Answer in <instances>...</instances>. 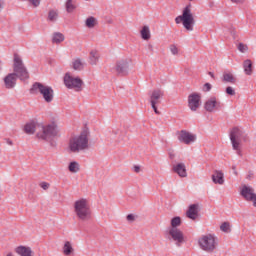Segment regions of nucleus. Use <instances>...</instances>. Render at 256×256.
<instances>
[{
    "label": "nucleus",
    "instance_id": "obj_1",
    "mask_svg": "<svg viewBox=\"0 0 256 256\" xmlns=\"http://www.w3.org/2000/svg\"><path fill=\"white\" fill-rule=\"evenodd\" d=\"M36 129H39L36 137L42 141H51L53 137H57V135H59V126H57V123L55 122L43 125L35 121H30L27 122L24 126V132L27 135H33Z\"/></svg>",
    "mask_w": 256,
    "mask_h": 256
},
{
    "label": "nucleus",
    "instance_id": "obj_2",
    "mask_svg": "<svg viewBox=\"0 0 256 256\" xmlns=\"http://www.w3.org/2000/svg\"><path fill=\"white\" fill-rule=\"evenodd\" d=\"M87 149H89V135L87 132H82L69 139V153H83V151H87Z\"/></svg>",
    "mask_w": 256,
    "mask_h": 256
},
{
    "label": "nucleus",
    "instance_id": "obj_3",
    "mask_svg": "<svg viewBox=\"0 0 256 256\" xmlns=\"http://www.w3.org/2000/svg\"><path fill=\"white\" fill-rule=\"evenodd\" d=\"M30 93L33 95H41L45 103H52L53 99H55V91L53 88L41 82H35L30 89Z\"/></svg>",
    "mask_w": 256,
    "mask_h": 256
},
{
    "label": "nucleus",
    "instance_id": "obj_4",
    "mask_svg": "<svg viewBox=\"0 0 256 256\" xmlns=\"http://www.w3.org/2000/svg\"><path fill=\"white\" fill-rule=\"evenodd\" d=\"M74 213L80 221H91L89 200L80 198L74 202Z\"/></svg>",
    "mask_w": 256,
    "mask_h": 256
},
{
    "label": "nucleus",
    "instance_id": "obj_5",
    "mask_svg": "<svg viewBox=\"0 0 256 256\" xmlns=\"http://www.w3.org/2000/svg\"><path fill=\"white\" fill-rule=\"evenodd\" d=\"M175 23L179 25L182 23L186 31H193L195 27V17L191 11V4H188L182 11V15H179L175 18Z\"/></svg>",
    "mask_w": 256,
    "mask_h": 256
},
{
    "label": "nucleus",
    "instance_id": "obj_6",
    "mask_svg": "<svg viewBox=\"0 0 256 256\" xmlns=\"http://www.w3.org/2000/svg\"><path fill=\"white\" fill-rule=\"evenodd\" d=\"M198 243L200 249L206 253H213V251L217 249V245H219L217 242V237H215L213 234L202 235L199 238Z\"/></svg>",
    "mask_w": 256,
    "mask_h": 256
},
{
    "label": "nucleus",
    "instance_id": "obj_7",
    "mask_svg": "<svg viewBox=\"0 0 256 256\" xmlns=\"http://www.w3.org/2000/svg\"><path fill=\"white\" fill-rule=\"evenodd\" d=\"M12 73H16L20 81H25L29 78V71H27L23 58L19 54H14Z\"/></svg>",
    "mask_w": 256,
    "mask_h": 256
},
{
    "label": "nucleus",
    "instance_id": "obj_8",
    "mask_svg": "<svg viewBox=\"0 0 256 256\" xmlns=\"http://www.w3.org/2000/svg\"><path fill=\"white\" fill-rule=\"evenodd\" d=\"M243 137V131L237 127L232 128L230 131V141L234 151L237 155H241V139Z\"/></svg>",
    "mask_w": 256,
    "mask_h": 256
},
{
    "label": "nucleus",
    "instance_id": "obj_9",
    "mask_svg": "<svg viewBox=\"0 0 256 256\" xmlns=\"http://www.w3.org/2000/svg\"><path fill=\"white\" fill-rule=\"evenodd\" d=\"M64 85L67 89H74V91H83V80L79 77H74L70 73L64 76Z\"/></svg>",
    "mask_w": 256,
    "mask_h": 256
},
{
    "label": "nucleus",
    "instance_id": "obj_10",
    "mask_svg": "<svg viewBox=\"0 0 256 256\" xmlns=\"http://www.w3.org/2000/svg\"><path fill=\"white\" fill-rule=\"evenodd\" d=\"M168 239L173 241L176 247H181L185 243V234L179 228H168Z\"/></svg>",
    "mask_w": 256,
    "mask_h": 256
},
{
    "label": "nucleus",
    "instance_id": "obj_11",
    "mask_svg": "<svg viewBox=\"0 0 256 256\" xmlns=\"http://www.w3.org/2000/svg\"><path fill=\"white\" fill-rule=\"evenodd\" d=\"M164 95H165V92L161 89L153 90L152 93L150 94V104L154 113H156V115H160L161 113L157 109V105L161 103V99H163Z\"/></svg>",
    "mask_w": 256,
    "mask_h": 256
},
{
    "label": "nucleus",
    "instance_id": "obj_12",
    "mask_svg": "<svg viewBox=\"0 0 256 256\" xmlns=\"http://www.w3.org/2000/svg\"><path fill=\"white\" fill-rule=\"evenodd\" d=\"M240 195L245 199V201L253 202V207H256V193L253 187L243 185L240 189Z\"/></svg>",
    "mask_w": 256,
    "mask_h": 256
},
{
    "label": "nucleus",
    "instance_id": "obj_13",
    "mask_svg": "<svg viewBox=\"0 0 256 256\" xmlns=\"http://www.w3.org/2000/svg\"><path fill=\"white\" fill-rule=\"evenodd\" d=\"M129 63H131V60L127 58L118 60L114 67V71L119 75H127V71H129Z\"/></svg>",
    "mask_w": 256,
    "mask_h": 256
},
{
    "label": "nucleus",
    "instance_id": "obj_14",
    "mask_svg": "<svg viewBox=\"0 0 256 256\" xmlns=\"http://www.w3.org/2000/svg\"><path fill=\"white\" fill-rule=\"evenodd\" d=\"M196 139V135L185 130H181L178 133V141H180V143H184L185 145H191V143H195Z\"/></svg>",
    "mask_w": 256,
    "mask_h": 256
},
{
    "label": "nucleus",
    "instance_id": "obj_15",
    "mask_svg": "<svg viewBox=\"0 0 256 256\" xmlns=\"http://www.w3.org/2000/svg\"><path fill=\"white\" fill-rule=\"evenodd\" d=\"M223 107V104L216 98V97H211L209 98L205 104H204V109H206L209 113H213V111H217Z\"/></svg>",
    "mask_w": 256,
    "mask_h": 256
},
{
    "label": "nucleus",
    "instance_id": "obj_16",
    "mask_svg": "<svg viewBox=\"0 0 256 256\" xmlns=\"http://www.w3.org/2000/svg\"><path fill=\"white\" fill-rule=\"evenodd\" d=\"M188 107L191 111H197L198 107H201V95L198 93H192L188 96Z\"/></svg>",
    "mask_w": 256,
    "mask_h": 256
},
{
    "label": "nucleus",
    "instance_id": "obj_17",
    "mask_svg": "<svg viewBox=\"0 0 256 256\" xmlns=\"http://www.w3.org/2000/svg\"><path fill=\"white\" fill-rule=\"evenodd\" d=\"M17 79H19V75L12 72L4 77V86L6 89H15V85H17Z\"/></svg>",
    "mask_w": 256,
    "mask_h": 256
},
{
    "label": "nucleus",
    "instance_id": "obj_18",
    "mask_svg": "<svg viewBox=\"0 0 256 256\" xmlns=\"http://www.w3.org/2000/svg\"><path fill=\"white\" fill-rule=\"evenodd\" d=\"M211 179L215 185H224L225 173H223L221 170H214Z\"/></svg>",
    "mask_w": 256,
    "mask_h": 256
},
{
    "label": "nucleus",
    "instance_id": "obj_19",
    "mask_svg": "<svg viewBox=\"0 0 256 256\" xmlns=\"http://www.w3.org/2000/svg\"><path fill=\"white\" fill-rule=\"evenodd\" d=\"M186 215L188 219H192V221H195V219L199 217V206H197V204L190 205L189 209L186 212Z\"/></svg>",
    "mask_w": 256,
    "mask_h": 256
},
{
    "label": "nucleus",
    "instance_id": "obj_20",
    "mask_svg": "<svg viewBox=\"0 0 256 256\" xmlns=\"http://www.w3.org/2000/svg\"><path fill=\"white\" fill-rule=\"evenodd\" d=\"M101 59V55L97 50H91L88 57L89 65L95 66L98 65L99 60Z\"/></svg>",
    "mask_w": 256,
    "mask_h": 256
},
{
    "label": "nucleus",
    "instance_id": "obj_21",
    "mask_svg": "<svg viewBox=\"0 0 256 256\" xmlns=\"http://www.w3.org/2000/svg\"><path fill=\"white\" fill-rule=\"evenodd\" d=\"M174 173H177L179 177H187V167L184 163H178L173 166Z\"/></svg>",
    "mask_w": 256,
    "mask_h": 256
},
{
    "label": "nucleus",
    "instance_id": "obj_22",
    "mask_svg": "<svg viewBox=\"0 0 256 256\" xmlns=\"http://www.w3.org/2000/svg\"><path fill=\"white\" fill-rule=\"evenodd\" d=\"M222 81L224 83H231L232 85H235L237 83V78L231 72H224L222 76Z\"/></svg>",
    "mask_w": 256,
    "mask_h": 256
},
{
    "label": "nucleus",
    "instance_id": "obj_23",
    "mask_svg": "<svg viewBox=\"0 0 256 256\" xmlns=\"http://www.w3.org/2000/svg\"><path fill=\"white\" fill-rule=\"evenodd\" d=\"M73 244L70 241H66L62 247V253L65 256H71L74 253Z\"/></svg>",
    "mask_w": 256,
    "mask_h": 256
},
{
    "label": "nucleus",
    "instance_id": "obj_24",
    "mask_svg": "<svg viewBox=\"0 0 256 256\" xmlns=\"http://www.w3.org/2000/svg\"><path fill=\"white\" fill-rule=\"evenodd\" d=\"M16 253L20 256H33V251L29 247L25 246L17 247Z\"/></svg>",
    "mask_w": 256,
    "mask_h": 256
},
{
    "label": "nucleus",
    "instance_id": "obj_25",
    "mask_svg": "<svg viewBox=\"0 0 256 256\" xmlns=\"http://www.w3.org/2000/svg\"><path fill=\"white\" fill-rule=\"evenodd\" d=\"M65 9L67 13H73L77 9V0H66Z\"/></svg>",
    "mask_w": 256,
    "mask_h": 256
},
{
    "label": "nucleus",
    "instance_id": "obj_26",
    "mask_svg": "<svg viewBox=\"0 0 256 256\" xmlns=\"http://www.w3.org/2000/svg\"><path fill=\"white\" fill-rule=\"evenodd\" d=\"M243 69L245 75H252L253 74V62L247 59L243 62Z\"/></svg>",
    "mask_w": 256,
    "mask_h": 256
},
{
    "label": "nucleus",
    "instance_id": "obj_27",
    "mask_svg": "<svg viewBox=\"0 0 256 256\" xmlns=\"http://www.w3.org/2000/svg\"><path fill=\"white\" fill-rule=\"evenodd\" d=\"M72 67L75 71H83L85 69V62L81 61V58L73 60Z\"/></svg>",
    "mask_w": 256,
    "mask_h": 256
},
{
    "label": "nucleus",
    "instance_id": "obj_28",
    "mask_svg": "<svg viewBox=\"0 0 256 256\" xmlns=\"http://www.w3.org/2000/svg\"><path fill=\"white\" fill-rule=\"evenodd\" d=\"M140 34H141V38L144 41H149V39H151V30L149 29V26H143L140 31Z\"/></svg>",
    "mask_w": 256,
    "mask_h": 256
},
{
    "label": "nucleus",
    "instance_id": "obj_29",
    "mask_svg": "<svg viewBox=\"0 0 256 256\" xmlns=\"http://www.w3.org/2000/svg\"><path fill=\"white\" fill-rule=\"evenodd\" d=\"M64 41H65V35H63V33L55 32L52 35V43L59 45V43H63Z\"/></svg>",
    "mask_w": 256,
    "mask_h": 256
},
{
    "label": "nucleus",
    "instance_id": "obj_30",
    "mask_svg": "<svg viewBox=\"0 0 256 256\" xmlns=\"http://www.w3.org/2000/svg\"><path fill=\"white\" fill-rule=\"evenodd\" d=\"M80 167L81 166L79 165V162L72 161L68 165V170L70 171V173H79Z\"/></svg>",
    "mask_w": 256,
    "mask_h": 256
},
{
    "label": "nucleus",
    "instance_id": "obj_31",
    "mask_svg": "<svg viewBox=\"0 0 256 256\" xmlns=\"http://www.w3.org/2000/svg\"><path fill=\"white\" fill-rule=\"evenodd\" d=\"M97 25V18L90 16L85 21V26L88 27V29H93Z\"/></svg>",
    "mask_w": 256,
    "mask_h": 256
},
{
    "label": "nucleus",
    "instance_id": "obj_32",
    "mask_svg": "<svg viewBox=\"0 0 256 256\" xmlns=\"http://www.w3.org/2000/svg\"><path fill=\"white\" fill-rule=\"evenodd\" d=\"M170 225L171 227H169V229H178V227H181V217L176 216L172 218Z\"/></svg>",
    "mask_w": 256,
    "mask_h": 256
},
{
    "label": "nucleus",
    "instance_id": "obj_33",
    "mask_svg": "<svg viewBox=\"0 0 256 256\" xmlns=\"http://www.w3.org/2000/svg\"><path fill=\"white\" fill-rule=\"evenodd\" d=\"M59 17V14L55 10H50L48 13V21L55 22L57 21V18Z\"/></svg>",
    "mask_w": 256,
    "mask_h": 256
},
{
    "label": "nucleus",
    "instance_id": "obj_34",
    "mask_svg": "<svg viewBox=\"0 0 256 256\" xmlns=\"http://www.w3.org/2000/svg\"><path fill=\"white\" fill-rule=\"evenodd\" d=\"M220 229H221V231H223L224 233H230L231 227H230V225H229V222H224V223H222L221 226H220Z\"/></svg>",
    "mask_w": 256,
    "mask_h": 256
},
{
    "label": "nucleus",
    "instance_id": "obj_35",
    "mask_svg": "<svg viewBox=\"0 0 256 256\" xmlns=\"http://www.w3.org/2000/svg\"><path fill=\"white\" fill-rule=\"evenodd\" d=\"M238 50L240 51V53H247V51H249V47H247V45L240 43L238 44Z\"/></svg>",
    "mask_w": 256,
    "mask_h": 256
},
{
    "label": "nucleus",
    "instance_id": "obj_36",
    "mask_svg": "<svg viewBox=\"0 0 256 256\" xmlns=\"http://www.w3.org/2000/svg\"><path fill=\"white\" fill-rule=\"evenodd\" d=\"M170 52L172 55H179V48H177L176 45L172 44L170 45Z\"/></svg>",
    "mask_w": 256,
    "mask_h": 256
},
{
    "label": "nucleus",
    "instance_id": "obj_37",
    "mask_svg": "<svg viewBox=\"0 0 256 256\" xmlns=\"http://www.w3.org/2000/svg\"><path fill=\"white\" fill-rule=\"evenodd\" d=\"M226 93H227V95H235V89H233V87H231V86H228L226 88Z\"/></svg>",
    "mask_w": 256,
    "mask_h": 256
},
{
    "label": "nucleus",
    "instance_id": "obj_38",
    "mask_svg": "<svg viewBox=\"0 0 256 256\" xmlns=\"http://www.w3.org/2000/svg\"><path fill=\"white\" fill-rule=\"evenodd\" d=\"M40 187H41L42 189H44V191H47V189H49V183H47V182H42V183L40 184Z\"/></svg>",
    "mask_w": 256,
    "mask_h": 256
},
{
    "label": "nucleus",
    "instance_id": "obj_39",
    "mask_svg": "<svg viewBox=\"0 0 256 256\" xmlns=\"http://www.w3.org/2000/svg\"><path fill=\"white\" fill-rule=\"evenodd\" d=\"M126 219L127 221H135V216L133 214H128Z\"/></svg>",
    "mask_w": 256,
    "mask_h": 256
},
{
    "label": "nucleus",
    "instance_id": "obj_40",
    "mask_svg": "<svg viewBox=\"0 0 256 256\" xmlns=\"http://www.w3.org/2000/svg\"><path fill=\"white\" fill-rule=\"evenodd\" d=\"M204 90L211 91V84L210 83L204 84Z\"/></svg>",
    "mask_w": 256,
    "mask_h": 256
},
{
    "label": "nucleus",
    "instance_id": "obj_41",
    "mask_svg": "<svg viewBox=\"0 0 256 256\" xmlns=\"http://www.w3.org/2000/svg\"><path fill=\"white\" fill-rule=\"evenodd\" d=\"M133 171L135 173H140L141 172V167L136 165V166L133 167Z\"/></svg>",
    "mask_w": 256,
    "mask_h": 256
},
{
    "label": "nucleus",
    "instance_id": "obj_42",
    "mask_svg": "<svg viewBox=\"0 0 256 256\" xmlns=\"http://www.w3.org/2000/svg\"><path fill=\"white\" fill-rule=\"evenodd\" d=\"M4 5H5V2L3 0H0V11H3Z\"/></svg>",
    "mask_w": 256,
    "mask_h": 256
},
{
    "label": "nucleus",
    "instance_id": "obj_43",
    "mask_svg": "<svg viewBox=\"0 0 256 256\" xmlns=\"http://www.w3.org/2000/svg\"><path fill=\"white\" fill-rule=\"evenodd\" d=\"M232 3H243L245 0H230Z\"/></svg>",
    "mask_w": 256,
    "mask_h": 256
},
{
    "label": "nucleus",
    "instance_id": "obj_44",
    "mask_svg": "<svg viewBox=\"0 0 256 256\" xmlns=\"http://www.w3.org/2000/svg\"><path fill=\"white\" fill-rule=\"evenodd\" d=\"M6 143H7V145H13V141H11L10 139H7Z\"/></svg>",
    "mask_w": 256,
    "mask_h": 256
},
{
    "label": "nucleus",
    "instance_id": "obj_45",
    "mask_svg": "<svg viewBox=\"0 0 256 256\" xmlns=\"http://www.w3.org/2000/svg\"><path fill=\"white\" fill-rule=\"evenodd\" d=\"M208 75H210L212 79H215V74H213V72H209Z\"/></svg>",
    "mask_w": 256,
    "mask_h": 256
},
{
    "label": "nucleus",
    "instance_id": "obj_46",
    "mask_svg": "<svg viewBox=\"0 0 256 256\" xmlns=\"http://www.w3.org/2000/svg\"><path fill=\"white\" fill-rule=\"evenodd\" d=\"M247 179H253V173H249V175L247 176Z\"/></svg>",
    "mask_w": 256,
    "mask_h": 256
},
{
    "label": "nucleus",
    "instance_id": "obj_47",
    "mask_svg": "<svg viewBox=\"0 0 256 256\" xmlns=\"http://www.w3.org/2000/svg\"><path fill=\"white\" fill-rule=\"evenodd\" d=\"M7 256H13V254L12 253H8Z\"/></svg>",
    "mask_w": 256,
    "mask_h": 256
},
{
    "label": "nucleus",
    "instance_id": "obj_48",
    "mask_svg": "<svg viewBox=\"0 0 256 256\" xmlns=\"http://www.w3.org/2000/svg\"><path fill=\"white\" fill-rule=\"evenodd\" d=\"M234 175H237V171H234Z\"/></svg>",
    "mask_w": 256,
    "mask_h": 256
},
{
    "label": "nucleus",
    "instance_id": "obj_49",
    "mask_svg": "<svg viewBox=\"0 0 256 256\" xmlns=\"http://www.w3.org/2000/svg\"><path fill=\"white\" fill-rule=\"evenodd\" d=\"M233 170L235 171V166H233Z\"/></svg>",
    "mask_w": 256,
    "mask_h": 256
}]
</instances>
